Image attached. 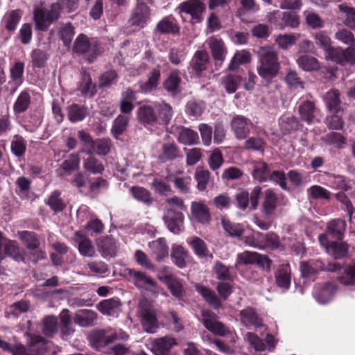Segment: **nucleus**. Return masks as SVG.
Segmentation results:
<instances>
[{"mask_svg": "<svg viewBox=\"0 0 355 355\" xmlns=\"http://www.w3.org/2000/svg\"><path fill=\"white\" fill-rule=\"evenodd\" d=\"M259 66L257 73L260 77L266 81L275 78L280 70L278 52L272 46H264L257 51Z\"/></svg>", "mask_w": 355, "mask_h": 355, "instance_id": "nucleus-1", "label": "nucleus"}, {"mask_svg": "<svg viewBox=\"0 0 355 355\" xmlns=\"http://www.w3.org/2000/svg\"><path fill=\"white\" fill-rule=\"evenodd\" d=\"M61 6L60 3H52L49 9L37 7L33 12V18L37 28L46 31L51 24L57 20L60 16Z\"/></svg>", "mask_w": 355, "mask_h": 355, "instance_id": "nucleus-2", "label": "nucleus"}, {"mask_svg": "<svg viewBox=\"0 0 355 355\" xmlns=\"http://www.w3.org/2000/svg\"><path fill=\"white\" fill-rule=\"evenodd\" d=\"M138 314L144 330L153 334L159 327L157 311L152 304L147 300H142L138 305Z\"/></svg>", "mask_w": 355, "mask_h": 355, "instance_id": "nucleus-3", "label": "nucleus"}, {"mask_svg": "<svg viewBox=\"0 0 355 355\" xmlns=\"http://www.w3.org/2000/svg\"><path fill=\"white\" fill-rule=\"evenodd\" d=\"M24 244L26 248L24 253L26 257L33 263L46 259V253L40 248V241L33 232H24Z\"/></svg>", "mask_w": 355, "mask_h": 355, "instance_id": "nucleus-4", "label": "nucleus"}, {"mask_svg": "<svg viewBox=\"0 0 355 355\" xmlns=\"http://www.w3.org/2000/svg\"><path fill=\"white\" fill-rule=\"evenodd\" d=\"M205 0H187L179 4L178 10L179 13H185L191 16V21L193 23L200 22L202 15L206 10Z\"/></svg>", "mask_w": 355, "mask_h": 355, "instance_id": "nucleus-5", "label": "nucleus"}, {"mask_svg": "<svg viewBox=\"0 0 355 355\" xmlns=\"http://www.w3.org/2000/svg\"><path fill=\"white\" fill-rule=\"evenodd\" d=\"M73 51L78 54H86L87 59L90 62L99 53L97 45L91 44L89 38L84 34L79 35L75 40Z\"/></svg>", "mask_w": 355, "mask_h": 355, "instance_id": "nucleus-6", "label": "nucleus"}, {"mask_svg": "<svg viewBox=\"0 0 355 355\" xmlns=\"http://www.w3.org/2000/svg\"><path fill=\"white\" fill-rule=\"evenodd\" d=\"M253 126L251 120L243 115H235L230 121V127L235 137L239 140L246 139Z\"/></svg>", "mask_w": 355, "mask_h": 355, "instance_id": "nucleus-7", "label": "nucleus"}, {"mask_svg": "<svg viewBox=\"0 0 355 355\" xmlns=\"http://www.w3.org/2000/svg\"><path fill=\"white\" fill-rule=\"evenodd\" d=\"M202 316L204 326L213 334L220 336L230 334V329L223 323L218 320V317L214 313L210 311H204Z\"/></svg>", "mask_w": 355, "mask_h": 355, "instance_id": "nucleus-8", "label": "nucleus"}, {"mask_svg": "<svg viewBox=\"0 0 355 355\" xmlns=\"http://www.w3.org/2000/svg\"><path fill=\"white\" fill-rule=\"evenodd\" d=\"M163 220L171 232L178 234L181 232L184 223V215L181 210L171 207L166 208Z\"/></svg>", "mask_w": 355, "mask_h": 355, "instance_id": "nucleus-9", "label": "nucleus"}, {"mask_svg": "<svg viewBox=\"0 0 355 355\" xmlns=\"http://www.w3.org/2000/svg\"><path fill=\"white\" fill-rule=\"evenodd\" d=\"M128 275L137 288H144L148 285L150 286L152 291L157 294L164 291L162 288L157 286L156 282L145 272L135 269H128Z\"/></svg>", "mask_w": 355, "mask_h": 355, "instance_id": "nucleus-10", "label": "nucleus"}, {"mask_svg": "<svg viewBox=\"0 0 355 355\" xmlns=\"http://www.w3.org/2000/svg\"><path fill=\"white\" fill-rule=\"evenodd\" d=\"M191 219L203 225L209 223L211 214L205 202L200 200L191 202Z\"/></svg>", "mask_w": 355, "mask_h": 355, "instance_id": "nucleus-11", "label": "nucleus"}, {"mask_svg": "<svg viewBox=\"0 0 355 355\" xmlns=\"http://www.w3.org/2000/svg\"><path fill=\"white\" fill-rule=\"evenodd\" d=\"M73 240L78 245L79 253L85 257H94L96 255V249L92 240L85 234L77 231L74 234Z\"/></svg>", "mask_w": 355, "mask_h": 355, "instance_id": "nucleus-12", "label": "nucleus"}, {"mask_svg": "<svg viewBox=\"0 0 355 355\" xmlns=\"http://www.w3.org/2000/svg\"><path fill=\"white\" fill-rule=\"evenodd\" d=\"M155 31L162 35H179L180 27L176 19L171 15L166 16L159 21L155 26Z\"/></svg>", "mask_w": 355, "mask_h": 355, "instance_id": "nucleus-13", "label": "nucleus"}, {"mask_svg": "<svg viewBox=\"0 0 355 355\" xmlns=\"http://www.w3.org/2000/svg\"><path fill=\"white\" fill-rule=\"evenodd\" d=\"M239 317L241 323L248 328L250 327L258 328L263 326L262 318L253 307L248 306L241 310Z\"/></svg>", "mask_w": 355, "mask_h": 355, "instance_id": "nucleus-14", "label": "nucleus"}, {"mask_svg": "<svg viewBox=\"0 0 355 355\" xmlns=\"http://www.w3.org/2000/svg\"><path fill=\"white\" fill-rule=\"evenodd\" d=\"M96 243L103 257H113L116 255L117 245L112 237L108 236L100 237L96 239Z\"/></svg>", "mask_w": 355, "mask_h": 355, "instance_id": "nucleus-15", "label": "nucleus"}, {"mask_svg": "<svg viewBox=\"0 0 355 355\" xmlns=\"http://www.w3.org/2000/svg\"><path fill=\"white\" fill-rule=\"evenodd\" d=\"M150 17V9L148 6L137 4L130 18V22L132 26H144Z\"/></svg>", "mask_w": 355, "mask_h": 355, "instance_id": "nucleus-16", "label": "nucleus"}, {"mask_svg": "<svg viewBox=\"0 0 355 355\" xmlns=\"http://www.w3.org/2000/svg\"><path fill=\"white\" fill-rule=\"evenodd\" d=\"M207 44L211 49L213 58L216 62H219V64L221 65L225 59L227 53V49L224 42L220 39L212 37L208 40Z\"/></svg>", "mask_w": 355, "mask_h": 355, "instance_id": "nucleus-17", "label": "nucleus"}, {"mask_svg": "<svg viewBox=\"0 0 355 355\" xmlns=\"http://www.w3.org/2000/svg\"><path fill=\"white\" fill-rule=\"evenodd\" d=\"M168 287L171 294L175 297H181L184 294L181 281L172 274H164L158 277Z\"/></svg>", "mask_w": 355, "mask_h": 355, "instance_id": "nucleus-18", "label": "nucleus"}, {"mask_svg": "<svg viewBox=\"0 0 355 355\" xmlns=\"http://www.w3.org/2000/svg\"><path fill=\"white\" fill-rule=\"evenodd\" d=\"M176 345L177 342L175 338L166 336L164 337L155 339L153 341V349L155 355H169L168 352Z\"/></svg>", "mask_w": 355, "mask_h": 355, "instance_id": "nucleus-19", "label": "nucleus"}, {"mask_svg": "<svg viewBox=\"0 0 355 355\" xmlns=\"http://www.w3.org/2000/svg\"><path fill=\"white\" fill-rule=\"evenodd\" d=\"M27 348L30 354L39 355L46 351V340L41 336L27 334Z\"/></svg>", "mask_w": 355, "mask_h": 355, "instance_id": "nucleus-20", "label": "nucleus"}, {"mask_svg": "<svg viewBox=\"0 0 355 355\" xmlns=\"http://www.w3.org/2000/svg\"><path fill=\"white\" fill-rule=\"evenodd\" d=\"M27 348L30 354L39 355L46 351V340L41 336L27 334Z\"/></svg>", "mask_w": 355, "mask_h": 355, "instance_id": "nucleus-21", "label": "nucleus"}, {"mask_svg": "<svg viewBox=\"0 0 355 355\" xmlns=\"http://www.w3.org/2000/svg\"><path fill=\"white\" fill-rule=\"evenodd\" d=\"M137 118L144 125H153L157 121V115L154 108L149 105H143L138 108Z\"/></svg>", "mask_w": 355, "mask_h": 355, "instance_id": "nucleus-22", "label": "nucleus"}, {"mask_svg": "<svg viewBox=\"0 0 355 355\" xmlns=\"http://www.w3.org/2000/svg\"><path fill=\"white\" fill-rule=\"evenodd\" d=\"M278 198L276 193L271 189L264 191L262 202V211L266 216H271L275 211L277 205Z\"/></svg>", "mask_w": 355, "mask_h": 355, "instance_id": "nucleus-23", "label": "nucleus"}, {"mask_svg": "<svg viewBox=\"0 0 355 355\" xmlns=\"http://www.w3.org/2000/svg\"><path fill=\"white\" fill-rule=\"evenodd\" d=\"M316 112L317 107L313 101H305L298 107V114L300 119L309 124L313 123Z\"/></svg>", "mask_w": 355, "mask_h": 355, "instance_id": "nucleus-24", "label": "nucleus"}, {"mask_svg": "<svg viewBox=\"0 0 355 355\" xmlns=\"http://www.w3.org/2000/svg\"><path fill=\"white\" fill-rule=\"evenodd\" d=\"M112 146L110 139H98L92 142L89 149L82 150L87 155H94L96 153L98 155L105 156L110 151Z\"/></svg>", "mask_w": 355, "mask_h": 355, "instance_id": "nucleus-25", "label": "nucleus"}, {"mask_svg": "<svg viewBox=\"0 0 355 355\" xmlns=\"http://www.w3.org/2000/svg\"><path fill=\"white\" fill-rule=\"evenodd\" d=\"M96 319V313L89 309L78 310L73 318L75 323L83 327L92 325Z\"/></svg>", "mask_w": 355, "mask_h": 355, "instance_id": "nucleus-26", "label": "nucleus"}, {"mask_svg": "<svg viewBox=\"0 0 355 355\" xmlns=\"http://www.w3.org/2000/svg\"><path fill=\"white\" fill-rule=\"evenodd\" d=\"M279 125L283 135H288L300 130L302 125L295 116H283L279 119Z\"/></svg>", "mask_w": 355, "mask_h": 355, "instance_id": "nucleus-27", "label": "nucleus"}, {"mask_svg": "<svg viewBox=\"0 0 355 355\" xmlns=\"http://www.w3.org/2000/svg\"><path fill=\"white\" fill-rule=\"evenodd\" d=\"M296 62L298 67L304 71H317L321 68L318 60L311 55H301Z\"/></svg>", "mask_w": 355, "mask_h": 355, "instance_id": "nucleus-28", "label": "nucleus"}, {"mask_svg": "<svg viewBox=\"0 0 355 355\" xmlns=\"http://www.w3.org/2000/svg\"><path fill=\"white\" fill-rule=\"evenodd\" d=\"M121 302L119 299L111 298L101 301L97 304V309L103 315H114L121 309Z\"/></svg>", "mask_w": 355, "mask_h": 355, "instance_id": "nucleus-29", "label": "nucleus"}, {"mask_svg": "<svg viewBox=\"0 0 355 355\" xmlns=\"http://www.w3.org/2000/svg\"><path fill=\"white\" fill-rule=\"evenodd\" d=\"M291 270L288 265H282L275 274L277 285L282 288L288 289L291 284Z\"/></svg>", "mask_w": 355, "mask_h": 355, "instance_id": "nucleus-30", "label": "nucleus"}, {"mask_svg": "<svg viewBox=\"0 0 355 355\" xmlns=\"http://www.w3.org/2000/svg\"><path fill=\"white\" fill-rule=\"evenodd\" d=\"M171 258L178 268H183L187 266L189 253L183 246L174 245L172 248Z\"/></svg>", "mask_w": 355, "mask_h": 355, "instance_id": "nucleus-31", "label": "nucleus"}, {"mask_svg": "<svg viewBox=\"0 0 355 355\" xmlns=\"http://www.w3.org/2000/svg\"><path fill=\"white\" fill-rule=\"evenodd\" d=\"M324 101L330 112L338 114L340 110L341 101L338 90L333 89L327 92L324 96Z\"/></svg>", "mask_w": 355, "mask_h": 355, "instance_id": "nucleus-32", "label": "nucleus"}, {"mask_svg": "<svg viewBox=\"0 0 355 355\" xmlns=\"http://www.w3.org/2000/svg\"><path fill=\"white\" fill-rule=\"evenodd\" d=\"M181 78L176 71L170 73L168 78L163 82L164 89L175 96L181 92L180 83Z\"/></svg>", "mask_w": 355, "mask_h": 355, "instance_id": "nucleus-33", "label": "nucleus"}, {"mask_svg": "<svg viewBox=\"0 0 355 355\" xmlns=\"http://www.w3.org/2000/svg\"><path fill=\"white\" fill-rule=\"evenodd\" d=\"M177 139L180 144L191 146L198 143L199 137L197 132L190 128H180Z\"/></svg>", "mask_w": 355, "mask_h": 355, "instance_id": "nucleus-34", "label": "nucleus"}, {"mask_svg": "<svg viewBox=\"0 0 355 355\" xmlns=\"http://www.w3.org/2000/svg\"><path fill=\"white\" fill-rule=\"evenodd\" d=\"M196 289L214 309L221 307L222 302L213 290L202 285H196Z\"/></svg>", "mask_w": 355, "mask_h": 355, "instance_id": "nucleus-35", "label": "nucleus"}, {"mask_svg": "<svg viewBox=\"0 0 355 355\" xmlns=\"http://www.w3.org/2000/svg\"><path fill=\"white\" fill-rule=\"evenodd\" d=\"M60 320V331L64 336H70L75 331L70 311L67 309H63L59 315Z\"/></svg>", "mask_w": 355, "mask_h": 355, "instance_id": "nucleus-36", "label": "nucleus"}, {"mask_svg": "<svg viewBox=\"0 0 355 355\" xmlns=\"http://www.w3.org/2000/svg\"><path fill=\"white\" fill-rule=\"evenodd\" d=\"M83 168L92 174H102L105 171L103 164L94 155H89V157L83 160Z\"/></svg>", "mask_w": 355, "mask_h": 355, "instance_id": "nucleus-37", "label": "nucleus"}, {"mask_svg": "<svg viewBox=\"0 0 355 355\" xmlns=\"http://www.w3.org/2000/svg\"><path fill=\"white\" fill-rule=\"evenodd\" d=\"M21 19V10L19 9L12 10L7 12L3 19L2 23L5 28L8 31H14Z\"/></svg>", "mask_w": 355, "mask_h": 355, "instance_id": "nucleus-38", "label": "nucleus"}, {"mask_svg": "<svg viewBox=\"0 0 355 355\" xmlns=\"http://www.w3.org/2000/svg\"><path fill=\"white\" fill-rule=\"evenodd\" d=\"M337 280L344 286H355V263L347 265L338 274Z\"/></svg>", "mask_w": 355, "mask_h": 355, "instance_id": "nucleus-39", "label": "nucleus"}, {"mask_svg": "<svg viewBox=\"0 0 355 355\" xmlns=\"http://www.w3.org/2000/svg\"><path fill=\"white\" fill-rule=\"evenodd\" d=\"M192 62V68L196 72L200 73L205 71L209 62L208 53L206 51H197Z\"/></svg>", "mask_w": 355, "mask_h": 355, "instance_id": "nucleus-40", "label": "nucleus"}, {"mask_svg": "<svg viewBox=\"0 0 355 355\" xmlns=\"http://www.w3.org/2000/svg\"><path fill=\"white\" fill-rule=\"evenodd\" d=\"M162 151L159 159L162 162L173 160L181 157L179 148L174 143L164 144Z\"/></svg>", "mask_w": 355, "mask_h": 355, "instance_id": "nucleus-41", "label": "nucleus"}, {"mask_svg": "<svg viewBox=\"0 0 355 355\" xmlns=\"http://www.w3.org/2000/svg\"><path fill=\"white\" fill-rule=\"evenodd\" d=\"M270 175V169L264 162H254L253 163L252 176L260 182H266Z\"/></svg>", "mask_w": 355, "mask_h": 355, "instance_id": "nucleus-42", "label": "nucleus"}, {"mask_svg": "<svg viewBox=\"0 0 355 355\" xmlns=\"http://www.w3.org/2000/svg\"><path fill=\"white\" fill-rule=\"evenodd\" d=\"M130 192L134 198L148 206H150L153 202V198L150 192L144 187H132L130 189Z\"/></svg>", "mask_w": 355, "mask_h": 355, "instance_id": "nucleus-43", "label": "nucleus"}, {"mask_svg": "<svg viewBox=\"0 0 355 355\" xmlns=\"http://www.w3.org/2000/svg\"><path fill=\"white\" fill-rule=\"evenodd\" d=\"M210 172L203 167L198 166L196 169L194 178L197 182V189L203 191L207 189L210 180Z\"/></svg>", "mask_w": 355, "mask_h": 355, "instance_id": "nucleus-44", "label": "nucleus"}, {"mask_svg": "<svg viewBox=\"0 0 355 355\" xmlns=\"http://www.w3.org/2000/svg\"><path fill=\"white\" fill-rule=\"evenodd\" d=\"M322 141L328 145H333L337 148H343L346 145V139L340 133L336 132H330L325 135Z\"/></svg>", "mask_w": 355, "mask_h": 355, "instance_id": "nucleus-45", "label": "nucleus"}, {"mask_svg": "<svg viewBox=\"0 0 355 355\" xmlns=\"http://www.w3.org/2000/svg\"><path fill=\"white\" fill-rule=\"evenodd\" d=\"M251 60V55L248 51L242 50L237 51L232 58L228 69L233 71L239 67L240 64L250 62Z\"/></svg>", "mask_w": 355, "mask_h": 355, "instance_id": "nucleus-46", "label": "nucleus"}, {"mask_svg": "<svg viewBox=\"0 0 355 355\" xmlns=\"http://www.w3.org/2000/svg\"><path fill=\"white\" fill-rule=\"evenodd\" d=\"M345 222L340 219H334L327 224V232L333 237L340 239L345 231Z\"/></svg>", "mask_w": 355, "mask_h": 355, "instance_id": "nucleus-47", "label": "nucleus"}, {"mask_svg": "<svg viewBox=\"0 0 355 355\" xmlns=\"http://www.w3.org/2000/svg\"><path fill=\"white\" fill-rule=\"evenodd\" d=\"M130 118L128 116L119 114L114 121L111 132L116 137L122 135L126 130Z\"/></svg>", "mask_w": 355, "mask_h": 355, "instance_id": "nucleus-48", "label": "nucleus"}, {"mask_svg": "<svg viewBox=\"0 0 355 355\" xmlns=\"http://www.w3.org/2000/svg\"><path fill=\"white\" fill-rule=\"evenodd\" d=\"M244 148L248 150L263 152L266 144V141L260 137L249 136L245 139Z\"/></svg>", "mask_w": 355, "mask_h": 355, "instance_id": "nucleus-49", "label": "nucleus"}, {"mask_svg": "<svg viewBox=\"0 0 355 355\" xmlns=\"http://www.w3.org/2000/svg\"><path fill=\"white\" fill-rule=\"evenodd\" d=\"M68 118L71 122L82 121L87 115V107L73 104L68 107Z\"/></svg>", "mask_w": 355, "mask_h": 355, "instance_id": "nucleus-50", "label": "nucleus"}, {"mask_svg": "<svg viewBox=\"0 0 355 355\" xmlns=\"http://www.w3.org/2000/svg\"><path fill=\"white\" fill-rule=\"evenodd\" d=\"M311 266L313 267V269L316 272V273L319 270L322 271H329V272H337L342 269L343 267L340 263L331 262L325 265L322 261L319 259H311Z\"/></svg>", "mask_w": 355, "mask_h": 355, "instance_id": "nucleus-51", "label": "nucleus"}, {"mask_svg": "<svg viewBox=\"0 0 355 355\" xmlns=\"http://www.w3.org/2000/svg\"><path fill=\"white\" fill-rule=\"evenodd\" d=\"M152 251L158 259L166 257L168 254V248L164 239L160 238L149 243Z\"/></svg>", "mask_w": 355, "mask_h": 355, "instance_id": "nucleus-52", "label": "nucleus"}, {"mask_svg": "<svg viewBox=\"0 0 355 355\" xmlns=\"http://www.w3.org/2000/svg\"><path fill=\"white\" fill-rule=\"evenodd\" d=\"M241 82V77L236 74H229L225 76L222 84L228 93H234L238 89Z\"/></svg>", "mask_w": 355, "mask_h": 355, "instance_id": "nucleus-53", "label": "nucleus"}, {"mask_svg": "<svg viewBox=\"0 0 355 355\" xmlns=\"http://www.w3.org/2000/svg\"><path fill=\"white\" fill-rule=\"evenodd\" d=\"M328 248L333 257L338 259L347 256L349 247L344 242H333Z\"/></svg>", "mask_w": 355, "mask_h": 355, "instance_id": "nucleus-54", "label": "nucleus"}, {"mask_svg": "<svg viewBox=\"0 0 355 355\" xmlns=\"http://www.w3.org/2000/svg\"><path fill=\"white\" fill-rule=\"evenodd\" d=\"M85 269L89 275H101L105 274L108 268L105 263L102 261H90L86 264Z\"/></svg>", "mask_w": 355, "mask_h": 355, "instance_id": "nucleus-55", "label": "nucleus"}, {"mask_svg": "<svg viewBox=\"0 0 355 355\" xmlns=\"http://www.w3.org/2000/svg\"><path fill=\"white\" fill-rule=\"evenodd\" d=\"M60 195L61 193L59 191H54L47 200V205L55 212L62 211L66 207V204L60 197Z\"/></svg>", "mask_w": 355, "mask_h": 355, "instance_id": "nucleus-56", "label": "nucleus"}, {"mask_svg": "<svg viewBox=\"0 0 355 355\" xmlns=\"http://www.w3.org/2000/svg\"><path fill=\"white\" fill-rule=\"evenodd\" d=\"M299 37V34L279 35L276 37L275 42L280 49L286 50L291 46L295 44Z\"/></svg>", "mask_w": 355, "mask_h": 355, "instance_id": "nucleus-57", "label": "nucleus"}, {"mask_svg": "<svg viewBox=\"0 0 355 355\" xmlns=\"http://www.w3.org/2000/svg\"><path fill=\"white\" fill-rule=\"evenodd\" d=\"M189 244L199 257H205L207 255L208 250L207 245L202 239L193 236L191 239Z\"/></svg>", "mask_w": 355, "mask_h": 355, "instance_id": "nucleus-58", "label": "nucleus"}, {"mask_svg": "<svg viewBox=\"0 0 355 355\" xmlns=\"http://www.w3.org/2000/svg\"><path fill=\"white\" fill-rule=\"evenodd\" d=\"M74 33V28L71 24L62 26L58 31L59 37L66 46H70Z\"/></svg>", "mask_w": 355, "mask_h": 355, "instance_id": "nucleus-59", "label": "nucleus"}, {"mask_svg": "<svg viewBox=\"0 0 355 355\" xmlns=\"http://www.w3.org/2000/svg\"><path fill=\"white\" fill-rule=\"evenodd\" d=\"M221 223L224 230L230 236L240 237L243 234V229L240 224L232 223L225 218H222Z\"/></svg>", "mask_w": 355, "mask_h": 355, "instance_id": "nucleus-60", "label": "nucleus"}, {"mask_svg": "<svg viewBox=\"0 0 355 355\" xmlns=\"http://www.w3.org/2000/svg\"><path fill=\"white\" fill-rule=\"evenodd\" d=\"M80 165V157L78 153L71 154L61 164L60 168L65 172H71L78 169Z\"/></svg>", "mask_w": 355, "mask_h": 355, "instance_id": "nucleus-61", "label": "nucleus"}, {"mask_svg": "<svg viewBox=\"0 0 355 355\" xmlns=\"http://www.w3.org/2000/svg\"><path fill=\"white\" fill-rule=\"evenodd\" d=\"M155 106L158 111V116L162 123H168L173 116L172 107L166 103H157Z\"/></svg>", "mask_w": 355, "mask_h": 355, "instance_id": "nucleus-62", "label": "nucleus"}, {"mask_svg": "<svg viewBox=\"0 0 355 355\" xmlns=\"http://www.w3.org/2000/svg\"><path fill=\"white\" fill-rule=\"evenodd\" d=\"M58 329V320L55 316L49 315L43 320L42 331L46 336H51Z\"/></svg>", "mask_w": 355, "mask_h": 355, "instance_id": "nucleus-63", "label": "nucleus"}, {"mask_svg": "<svg viewBox=\"0 0 355 355\" xmlns=\"http://www.w3.org/2000/svg\"><path fill=\"white\" fill-rule=\"evenodd\" d=\"M284 80L290 87L304 88V82L295 70L289 69L285 76Z\"/></svg>", "mask_w": 355, "mask_h": 355, "instance_id": "nucleus-64", "label": "nucleus"}]
</instances>
